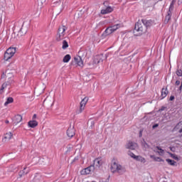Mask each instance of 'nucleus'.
Instances as JSON below:
<instances>
[{
	"label": "nucleus",
	"instance_id": "f257e3e1",
	"mask_svg": "<svg viewBox=\"0 0 182 182\" xmlns=\"http://www.w3.org/2000/svg\"><path fill=\"white\" fill-rule=\"evenodd\" d=\"M152 25L151 20L142 19L136 23L134 30L138 32V35H144L147 32V28H150Z\"/></svg>",
	"mask_w": 182,
	"mask_h": 182
},
{
	"label": "nucleus",
	"instance_id": "f03ea898",
	"mask_svg": "<svg viewBox=\"0 0 182 182\" xmlns=\"http://www.w3.org/2000/svg\"><path fill=\"white\" fill-rule=\"evenodd\" d=\"M110 170L112 173H119V174H124V173H126V168L116 162H113L111 164Z\"/></svg>",
	"mask_w": 182,
	"mask_h": 182
},
{
	"label": "nucleus",
	"instance_id": "7ed1b4c3",
	"mask_svg": "<svg viewBox=\"0 0 182 182\" xmlns=\"http://www.w3.org/2000/svg\"><path fill=\"white\" fill-rule=\"evenodd\" d=\"M66 29H68V27H66L65 26H62L59 27L55 38L57 42H60V41H62V39L65 38Z\"/></svg>",
	"mask_w": 182,
	"mask_h": 182
},
{
	"label": "nucleus",
	"instance_id": "20e7f679",
	"mask_svg": "<svg viewBox=\"0 0 182 182\" xmlns=\"http://www.w3.org/2000/svg\"><path fill=\"white\" fill-rule=\"evenodd\" d=\"M16 53V48L10 47L4 53V60H9Z\"/></svg>",
	"mask_w": 182,
	"mask_h": 182
},
{
	"label": "nucleus",
	"instance_id": "39448f33",
	"mask_svg": "<svg viewBox=\"0 0 182 182\" xmlns=\"http://www.w3.org/2000/svg\"><path fill=\"white\" fill-rule=\"evenodd\" d=\"M119 28H120V24H116L112 26L107 27L103 35L105 36H107V35H112V33H113V32H116Z\"/></svg>",
	"mask_w": 182,
	"mask_h": 182
},
{
	"label": "nucleus",
	"instance_id": "423d86ee",
	"mask_svg": "<svg viewBox=\"0 0 182 182\" xmlns=\"http://www.w3.org/2000/svg\"><path fill=\"white\" fill-rule=\"evenodd\" d=\"M71 65L73 66H80L83 68V60H82V57L77 55L74 58V60L72 61Z\"/></svg>",
	"mask_w": 182,
	"mask_h": 182
},
{
	"label": "nucleus",
	"instance_id": "0eeeda50",
	"mask_svg": "<svg viewBox=\"0 0 182 182\" xmlns=\"http://www.w3.org/2000/svg\"><path fill=\"white\" fill-rule=\"evenodd\" d=\"M87 100H89V98L87 97H85L83 100H82V101L80 102V109L77 112V113H82L83 110H85V106H86Z\"/></svg>",
	"mask_w": 182,
	"mask_h": 182
},
{
	"label": "nucleus",
	"instance_id": "6e6552de",
	"mask_svg": "<svg viewBox=\"0 0 182 182\" xmlns=\"http://www.w3.org/2000/svg\"><path fill=\"white\" fill-rule=\"evenodd\" d=\"M76 134V130H75V127L70 126L67 130V136L72 139L73 136Z\"/></svg>",
	"mask_w": 182,
	"mask_h": 182
},
{
	"label": "nucleus",
	"instance_id": "1a4fd4ad",
	"mask_svg": "<svg viewBox=\"0 0 182 182\" xmlns=\"http://www.w3.org/2000/svg\"><path fill=\"white\" fill-rule=\"evenodd\" d=\"M137 147H138L137 143H135L133 141H129L127 144V149H129L130 150H136Z\"/></svg>",
	"mask_w": 182,
	"mask_h": 182
},
{
	"label": "nucleus",
	"instance_id": "9d476101",
	"mask_svg": "<svg viewBox=\"0 0 182 182\" xmlns=\"http://www.w3.org/2000/svg\"><path fill=\"white\" fill-rule=\"evenodd\" d=\"M103 62V54H100L98 55H96L94 58V63L95 65H97L100 63Z\"/></svg>",
	"mask_w": 182,
	"mask_h": 182
},
{
	"label": "nucleus",
	"instance_id": "9b49d317",
	"mask_svg": "<svg viewBox=\"0 0 182 182\" xmlns=\"http://www.w3.org/2000/svg\"><path fill=\"white\" fill-rule=\"evenodd\" d=\"M12 136L13 134L11 132L6 133L2 139L3 143H6V141H9V140L12 139Z\"/></svg>",
	"mask_w": 182,
	"mask_h": 182
},
{
	"label": "nucleus",
	"instance_id": "f8f14e48",
	"mask_svg": "<svg viewBox=\"0 0 182 182\" xmlns=\"http://www.w3.org/2000/svg\"><path fill=\"white\" fill-rule=\"evenodd\" d=\"M28 32V28L25 26H22L20 31H18V36H23V35H26Z\"/></svg>",
	"mask_w": 182,
	"mask_h": 182
},
{
	"label": "nucleus",
	"instance_id": "ddd939ff",
	"mask_svg": "<svg viewBox=\"0 0 182 182\" xmlns=\"http://www.w3.org/2000/svg\"><path fill=\"white\" fill-rule=\"evenodd\" d=\"M103 164V159L102 157L97 158L94 160V165L96 166V167H100Z\"/></svg>",
	"mask_w": 182,
	"mask_h": 182
},
{
	"label": "nucleus",
	"instance_id": "4468645a",
	"mask_svg": "<svg viewBox=\"0 0 182 182\" xmlns=\"http://www.w3.org/2000/svg\"><path fill=\"white\" fill-rule=\"evenodd\" d=\"M53 6H56L59 8L60 11L58 12V15H59V14H60V12L63 11V3L60 1L54 3Z\"/></svg>",
	"mask_w": 182,
	"mask_h": 182
},
{
	"label": "nucleus",
	"instance_id": "2eb2a0df",
	"mask_svg": "<svg viewBox=\"0 0 182 182\" xmlns=\"http://www.w3.org/2000/svg\"><path fill=\"white\" fill-rule=\"evenodd\" d=\"M113 12V8L112 6H107L105 9L101 10V14L102 15H106V14H110Z\"/></svg>",
	"mask_w": 182,
	"mask_h": 182
},
{
	"label": "nucleus",
	"instance_id": "dca6fc26",
	"mask_svg": "<svg viewBox=\"0 0 182 182\" xmlns=\"http://www.w3.org/2000/svg\"><path fill=\"white\" fill-rule=\"evenodd\" d=\"M28 127H31V129H35L38 126V122L36 120H31L28 122Z\"/></svg>",
	"mask_w": 182,
	"mask_h": 182
},
{
	"label": "nucleus",
	"instance_id": "f3484780",
	"mask_svg": "<svg viewBox=\"0 0 182 182\" xmlns=\"http://www.w3.org/2000/svg\"><path fill=\"white\" fill-rule=\"evenodd\" d=\"M12 76H14L12 75V73H9V70H6L5 73H3V74L1 75V79H4L5 77H8V79L12 77Z\"/></svg>",
	"mask_w": 182,
	"mask_h": 182
},
{
	"label": "nucleus",
	"instance_id": "a211bd4d",
	"mask_svg": "<svg viewBox=\"0 0 182 182\" xmlns=\"http://www.w3.org/2000/svg\"><path fill=\"white\" fill-rule=\"evenodd\" d=\"M167 95H168V90H167V88H162L161 95V99H164V97H166Z\"/></svg>",
	"mask_w": 182,
	"mask_h": 182
},
{
	"label": "nucleus",
	"instance_id": "6ab92c4d",
	"mask_svg": "<svg viewBox=\"0 0 182 182\" xmlns=\"http://www.w3.org/2000/svg\"><path fill=\"white\" fill-rule=\"evenodd\" d=\"M22 122V116L21 114H17L14 117V123L18 124V123H21Z\"/></svg>",
	"mask_w": 182,
	"mask_h": 182
},
{
	"label": "nucleus",
	"instance_id": "aec40b11",
	"mask_svg": "<svg viewBox=\"0 0 182 182\" xmlns=\"http://www.w3.org/2000/svg\"><path fill=\"white\" fill-rule=\"evenodd\" d=\"M156 149H157V150H159V151L154 150V151L155 153H158V154H159V156H163V154H164V150H163L161 148H160V146H156Z\"/></svg>",
	"mask_w": 182,
	"mask_h": 182
},
{
	"label": "nucleus",
	"instance_id": "412c9836",
	"mask_svg": "<svg viewBox=\"0 0 182 182\" xmlns=\"http://www.w3.org/2000/svg\"><path fill=\"white\" fill-rule=\"evenodd\" d=\"M10 103H14V98L12 97H9L6 99L4 106H8V105H10Z\"/></svg>",
	"mask_w": 182,
	"mask_h": 182
},
{
	"label": "nucleus",
	"instance_id": "4be33fe9",
	"mask_svg": "<svg viewBox=\"0 0 182 182\" xmlns=\"http://www.w3.org/2000/svg\"><path fill=\"white\" fill-rule=\"evenodd\" d=\"M71 58H72V57L70 56V55L67 54V55L63 58V62L64 63H68V62H69V60H70Z\"/></svg>",
	"mask_w": 182,
	"mask_h": 182
},
{
	"label": "nucleus",
	"instance_id": "5701e85b",
	"mask_svg": "<svg viewBox=\"0 0 182 182\" xmlns=\"http://www.w3.org/2000/svg\"><path fill=\"white\" fill-rule=\"evenodd\" d=\"M8 85H11V83L10 82H9V83H6V82L3 83V85H1V87L0 89V95H2V93H4V90L5 88H6V86H8Z\"/></svg>",
	"mask_w": 182,
	"mask_h": 182
},
{
	"label": "nucleus",
	"instance_id": "b1692460",
	"mask_svg": "<svg viewBox=\"0 0 182 182\" xmlns=\"http://www.w3.org/2000/svg\"><path fill=\"white\" fill-rule=\"evenodd\" d=\"M170 19H171V14H170V11H168V14L165 17V23H168V21H170Z\"/></svg>",
	"mask_w": 182,
	"mask_h": 182
},
{
	"label": "nucleus",
	"instance_id": "393cba45",
	"mask_svg": "<svg viewBox=\"0 0 182 182\" xmlns=\"http://www.w3.org/2000/svg\"><path fill=\"white\" fill-rule=\"evenodd\" d=\"M166 161H167L168 164H169L170 166H176L177 164V162H176L174 160H171L170 159H167Z\"/></svg>",
	"mask_w": 182,
	"mask_h": 182
},
{
	"label": "nucleus",
	"instance_id": "a878e982",
	"mask_svg": "<svg viewBox=\"0 0 182 182\" xmlns=\"http://www.w3.org/2000/svg\"><path fill=\"white\" fill-rule=\"evenodd\" d=\"M68 48H69V43H68V41H66V40H63L62 49H68Z\"/></svg>",
	"mask_w": 182,
	"mask_h": 182
},
{
	"label": "nucleus",
	"instance_id": "bb28decb",
	"mask_svg": "<svg viewBox=\"0 0 182 182\" xmlns=\"http://www.w3.org/2000/svg\"><path fill=\"white\" fill-rule=\"evenodd\" d=\"M25 170H26V167H25L23 171L19 172L18 176L20 178L22 177V176H25V174H28V173H29V171L25 172Z\"/></svg>",
	"mask_w": 182,
	"mask_h": 182
},
{
	"label": "nucleus",
	"instance_id": "cd10ccee",
	"mask_svg": "<svg viewBox=\"0 0 182 182\" xmlns=\"http://www.w3.org/2000/svg\"><path fill=\"white\" fill-rule=\"evenodd\" d=\"M151 159H154L155 161H164V160L161 159L160 157H156L154 155L150 156Z\"/></svg>",
	"mask_w": 182,
	"mask_h": 182
},
{
	"label": "nucleus",
	"instance_id": "c85d7f7f",
	"mask_svg": "<svg viewBox=\"0 0 182 182\" xmlns=\"http://www.w3.org/2000/svg\"><path fill=\"white\" fill-rule=\"evenodd\" d=\"M138 161H141V163H146V159L140 156H136V159Z\"/></svg>",
	"mask_w": 182,
	"mask_h": 182
},
{
	"label": "nucleus",
	"instance_id": "c756f323",
	"mask_svg": "<svg viewBox=\"0 0 182 182\" xmlns=\"http://www.w3.org/2000/svg\"><path fill=\"white\" fill-rule=\"evenodd\" d=\"M81 174H90V172L89 171V169L87 168H85L81 171Z\"/></svg>",
	"mask_w": 182,
	"mask_h": 182
},
{
	"label": "nucleus",
	"instance_id": "7c9ffc66",
	"mask_svg": "<svg viewBox=\"0 0 182 182\" xmlns=\"http://www.w3.org/2000/svg\"><path fill=\"white\" fill-rule=\"evenodd\" d=\"M87 168L88 169V171H90V173H93V171H95V166L94 165H91V166L87 167Z\"/></svg>",
	"mask_w": 182,
	"mask_h": 182
},
{
	"label": "nucleus",
	"instance_id": "2f4dec72",
	"mask_svg": "<svg viewBox=\"0 0 182 182\" xmlns=\"http://www.w3.org/2000/svg\"><path fill=\"white\" fill-rule=\"evenodd\" d=\"M141 146H142V147H144V149H149L150 147L149 146V144H147V142H146L145 141H142Z\"/></svg>",
	"mask_w": 182,
	"mask_h": 182
},
{
	"label": "nucleus",
	"instance_id": "473e14b6",
	"mask_svg": "<svg viewBox=\"0 0 182 182\" xmlns=\"http://www.w3.org/2000/svg\"><path fill=\"white\" fill-rule=\"evenodd\" d=\"M129 155L130 156V157H132V159H135V160L137 159V156H135L133 152H129Z\"/></svg>",
	"mask_w": 182,
	"mask_h": 182
},
{
	"label": "nucleus",
	"instance_id": "72a5a7b5",
	"mask_svg": "<svg viewBox=\"0 0 182 182\" xmlns=\"http://www.w3.org/2000/svg\"><path fill=\"white\" fill-rule=\"evenodd\" d=\"M171 157H172V159H174V160H178V157H177V155L174 154H171Z\"/></svg>",
	"mask_w": 182,
	"mask_h": 182
},
{
	"label": "nucleus",
	"instance_id": "f704fd0d",
	"mask_svg": "<svg viewBox=\"0 0 182 182\" xmlns=\"http://www.w3.org/2000/svg\"><path fill=\"white\" fill-rule=\"evenodd\" d=\"M176 75H177V76H182V70H177Z\"/></svg>",
	"mask_w": 182,
	"mask_h": 182
},
{
	"label": "nucleus",
	"instance_id": "c9c22d12",
	"mask_svg": "<svg viewBox=\"0 0 182 182\" xmlns=\"http://www.w3.org/2000/svg\"><path fill=\"white\" fill-rule=\"evenodd\" d=\"M169 100H171V102H173V100H174V96L171 95L169 98Z\"/></svg>",
	"mask_w": 182,
	"mask_h": 182
},
{
	"label": "nucleus",
	"instance_id": "e433bc0d",
	"mask_svg": "<svg viewBox=\"0 0 182 182\" xmlns=\"http://www.w3.org/2000/svg\"><path fill=\"white\" fill-rule=\"evenodd\" d=\"M175 85H176V86H179L180 80H176V82H175Z\"/></svg>",
	"mask_w": 182,
	"mask_h": 182
},
{
	"label": "nucleus",
	"instance_id": "4c0bfd02",
	"mask_svg": "<svg viewBox=\"0 0 182 182\" xmlns=\"http://www.w3.org/2000/svg\"><path fill=\"white\" fill-rule=\"evenodd\" d=\"M156 127H159V124H155L153 125L152 129H156Z\"/></svg>",
	"mask_w": 182,
	"mask_h": 182
},
{
	"label": "nucleus",
	"instance_id": "58836bf2",
	"mask_svg": "<svg viewBox=\"0 0 182 182\" xmlns=\"http://www.w3.org/2000/svg\"><path fill=\"white\" fill-rule=\"evenodd\" d=\"M143 136V131L139 132V137H141Z\"/></svg>",
	"mask_w": 182,
	"mask_h": 182
},
{
	"label": "nucleus",
	"instance_id": "ea45409f",
	"mask_svg": "<svg viewBox=\"0 0 182 182\" xmlns=\"http://www.w3.org/2000/svg\"><path fill=\"white\" fill-rule=\"evenodd\" d=\"M35 119H36V114H34L33 116V120H35Z\"/></svg>",
	"mask_w": 182,
	"mask_h": 182
},
{
	"label": "nucleus",
	"instance_id": "a19ab883",
	"mask_svg": "<svg viewBox=\"0 0 182 182\" xmlns=\"http://www.w3.org/2000/svg\"><path fill=\"white\" fill-rule=\"evenodd\" d=\"M172 6H174V4L173 3L171 4L169 9H171Z\"/></svg>",
	"mask_w": 182,
	"mask_h": 182
},
{
	"label": "nucleus",
	"instance_id": "79ce46f5",
	"mask_svg": "<svg viewBox=\"0 0 182 182\" xmlns=\"http://www.w3.org/2000/svg\"><path fill=\"white\" fill-rule=\"evenodd\" d=\"M181 89H182V82H181V85L179 87V90H181Z\"/></svg>",
	"mask_w": 182,
	"mask_h": 182
},
{
	"label": "nucleus",
	"instance_id": "37998d69",
	"mask_svg": "<svg viewBox=\"0 0 182 182\" xmlns=\"http://www.w3.org/2000/svg\"><path fill=\"white\" fill-rule=\"evenodd\" d=\"M5 124H9V120H6V121H5Z\"/></svg>",
	"mask_w": 182,
	"mask_h": 182
},
{
	"label": "nucleus",
	"instance_id": "c03bdc74",
	"mask_svg": "<svg viewBox=\"0 0 182 182\" xmlns=\"http://www.w3.org/2000/svg\"><path fill=\"white\" fill-rule=\"evenodd\" d=\"M179 133H182V128L179 129Z\"/></svg>",
	"mask_w": 182,
	"mask_h": 182
},
{
	"label": "nucleus",
	"instance_id": "a18cd8bd",
	"mask_svg": "<svg viewBox=\"0 0 182 182\" xmlns=\"http://www.w3.org/2000/svg\"><path fill=\"white\" fill-rule=\"evenodd\" d=\"M92 126H95V122H92Z\"/></svg>",
	"mask_w": 182,
	"mask_h": 182
},
{
	"label": "nucleus",
	"instance_id": "49530a36",
	"mask_svg": "<svg viewBox=\"0 0 182 182\" xmlns=\"http://www.w3.org/2000/svg\"><path fill=\"white\" fill-rule=\"evenodd\" d=\"M106 4H107V2H104V5H106Z\"/></svg>",
	"mask_w": 182,
	"mask_h": 182
},
{
	"label": "nucleus",
	"instance_id": "de8ad7c7",
	"mask_svg": "<svg viewBox=\"0 0 182 182\" xmlns=\"http://www.w3.org/2000/svg\"><path fill=\"white\" fill-rule=\"evenodd\" d=\"M74 160H77V158H75Z\"/></svg>",
	"mask_w": 182,
	"mask_h": 182
}]
</instances>
